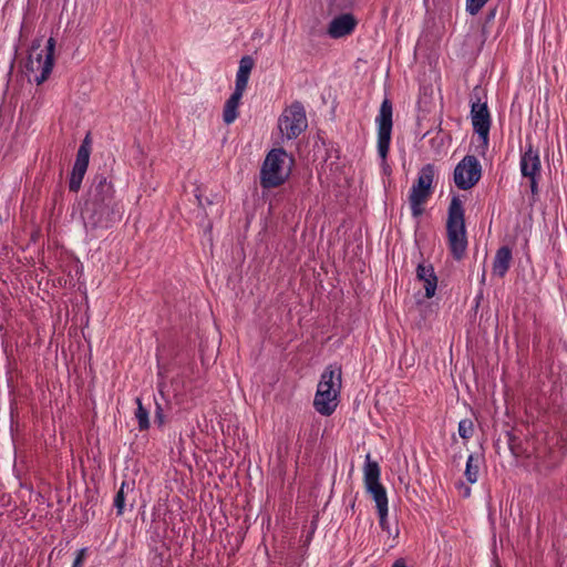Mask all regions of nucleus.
I'll use <instances>...</instances> for the list:
<instances>
[{
	"label": "nucleus",
	"mask_w": 567,
	"mask_h": 567,
	"mask_svg": "<svg viewBox=\"0 0 567 567\" xmlns=\"http://www.w3.org/2000/svg\"><path fill=\"white\" fill-rule=\"evenodd\" d=\"M114 189L111 182L104 175H96L93 178L89 190L87 199L82 210V218L86 227H109L110 221L118 213L117 204L114 203Z\"/></svg>",
	"instance_id": "nucleus-1"
},
{
	"label": "nucleus",
	"mask_w": 567,
	"mask_h": 567,
	"mask_svg": "<svg viewBox=\"0 0 567 567\" xmlns=\"http://www.w3.org/2000/svg\"><path fill=\"white\" fill-rule=\"evenodd\" d=\"M340 391H317L313 406L322 415H331L338 405V395Z\"/></svg>",
	"instance_id": "nucleus-14"
},
{
	"label": "nucleus",
	"mask_w": 567,
	"mask_h": 567,
	"mask_svg": "<svg viewBox=\"0 0 567 567\" xmlns=\"http://www.w3.org/2000/svg\"><path fill=\"white\" fill-rule=\"evenodd\" d=\"M136 411H135V417L138 421V429L140 431H145L150 427V417H148V410L144 408L142 400L140 398H136Z\"/></svg>",
	"instance_id": "nucleus-21"
},
{
	"label": "nucleus",
	"mask_w": 567,
	"mask_h": 567,
	"mask_svg": "<svg viewBox=\"0 0 567 567\" xmlns=\"http://www.w3.org/2000/svg\"><path fill=\"white\" fill-rule=\"evenodd\" d=\"M292 159L284 148L271 150L261 166L260 184L264 188H275L286 182L290 175Z\"/></svg>",
	"instance_id": "nucleus-3"
},
{
	"label": "nucleus",
	"mask_w": 567,
	"mask_h": 567,
	"mask_svg": "<svg viewBox=\"0 0 567 567\" xmlns=\"http://www.w3.org/2000/svg\"><path fill=\"white\" fill-rule=\"evenodd\" d=\"M255 61L251 56L245 55L239 61V68L236 74L235 91L245 92Z\"/></svg>",
	"instance_id": "nucleus-17"
},
{
	"label": "nucleus",
	"mask_w": 567,
	"mask_h": 567,
	"mask_svg": "<svg viewBox=\"0 0 567 567\" xmlns=\"http://www.w3.org/2000/svg\"><path fill=\"white\" fill-rule=\"evenodd\" d=\"M530 179V190L533 194H537L538 189H537V182H536V177H528Z\"/></svg>",
	"instance_id": "nucleus-28"
},
{
	"label": "nucleus",
	"mask_w": 567,
	"mask_h": 567,
	"mask_svg": "<svg viewBox=\"0 0 567 567\" xmlns=\"http://www.w3.org/2000/svg\"><path fill=\"white\" fill-rule=\"evenodd\" d=\"M446 233L450 250L460 260L466 250L467 238L462 200L454 196L449 206Z\"/></svg>",
	"instance_id": "nucleus-2"
},
{
	"label": "nucleus",
	"mask_w": 567,
	"mask_h": 567,
	"mask_svg": "<svg viewBox=\"0 0 567 567\" xmlns=\"http://www.w3.org/2000/svg\"><path fill=\"white\" fill-rule=\"evenodd\" d=\"M363 476L365 488L375 502L377 509L388 507L386 491L380 483V467L377 462L371 461L370 454L365 457Z\"/></svg>",
	"instance_id": "nucleus-8"
},
{
	"label": "nucleus",
	"mask_w": 567,
	"mask_h": 567,
	"mask_svg": "<svg viewBox=\"0 0 567 567\" xmlns=\"http://www.w3.org/2000/svg\"><path fill=\"white\" fill-rule=\"evenodd\" d=\"M243 92L235 91L229 96V99L226 101L224 111H223V120L226 124H231L238 116V106L240 103V100L243 97Z\"/></svg>",
	"instance_id": "nucleus-19"
},
{
	"label": "nucleus",
	"mask_w": 567,
	"mask_h": 567,
	"mask_svg": "<svg viewBox=\"0 0 567 567\" xmlns=\"http://www.w3.org/2000/svg\"><path fill=\"white\" fill-rule=\"evenodd\" d=\"M520 172L524 177H537L540 172V159L538 151L528 144L520 157Z\"/></svg>",
	"instance_id": "nucleus-13"
},
{
	"label": "nucleus",
	"mask_w": 567,
	"mask_h": 567,
	"mask_svg": "<svg viewBox=\"0 0 567 567\" xmlns=\"http://www.w3.org/2000/svg\"><path fill=\"white\" fill-rule=\"evenodd\" d=\"M54 49L55 40L50 38L47 42L44 54L38 53L37 56H33V53H30L27 71L29 75H33L37 84L43 83L51 74L54 63Z\"/></svg>",
	"instance_id": "nucleus-7"
},
{
	"label": "nucleus",
	"mask_w": 567,
	"mask_h": 567,
	"mask_svg": "<svg viewBox=\"0 0 567 567\" xmlns=\"http://www.w3.org/2000/svg\"><path fill=\"white\" fill-rule=\"evenodd\" d=\"M488 0H466V10L471 14H476Z\"/></svg>",
	"instance_id": "nucleus-24"
},
{
	"label": "nucleus",
	"mask_w": 567,
	"mask_h": 567,
	"mask_svg": "<svg viewBox=\"0 0 567 567\" xmlns=\"http://www.w3.org/2000/svg\"><path fill=\"white\" fill-rule=\"evenodd\" d=\"M378 514H379V524H380V527H381L383 530L389 532L388 507H385V508H381V509H378Z\"/></svg>",
	"instance_id": "nucleus-25"
},
{
	"label": "nucleus",
	"mask_w": 567,
	"mask_h": 567,
	"mask_svg": "<svg viewBox=\"0 0 567 567\" xmlns=\"http://www.w3.org/2000/svg\"><path fill=\"white\" fill-rule=\"evenodd\" d=\"M130 488L128 482H123L118 492L115 495L114 498V507L116 508L117 515H122L125 507V489Z\"/></svg>",
	"instance_id": "nucleus-22"
},
{
	"label": "nucleus",
	"mask_w": 567,
	"mask_h": 567,
	"mask_svg": "<svg viewBox=\"0 0 567 567\" xmlns=\"http://www.w3.org/2000/svg\"><path fill=\"white\" fill-rule=\"evenodd\" d=\"M434 178V167L425 165L419 173L416 183L412 186L409 196L413 217L417 218L423 213V204L431 195V188Z\"/></svg>",
	"instance_id": "nucleus-6"
},
{
	"label": "nucleus",
	"mask_w": 567,
	"mask_h": 567,
	"mask_svg": "<svg viewBox=\"0 0 567 567\" xmlns=\"http://www.w3.org/2000/svg\"><path fill=\"white\" fill-rule=\"evenodd\" d=\"M357 23V19L353 14L343 13L331 20L327 32L332 39H339L351 34Z\"/></svg>",
	"instance_id": "nucleus-12"
},
{
	"label": "nucleus",
	"mask_w": 567,
	"mask_h": 567,
	"mask_svg": "<svg viewBox=\"0 0 567 567\" xmlns=\"http://www.w3.org/2000/svg\"><path fill=\"white\" fill-rule=\"evenodd\" d=\"M308 126L306 111L300 102L286 107L278 120V127L286 140L297 138Z\"/></svg>",
	"instance_id": "nucleus-5"
},
{
	"label": "nucleus",
	"mask_w": 567,
	"mask_h": 567,
	"mask_svg": "<svg viewBox=\"0 0 567 567\" xmlns=\"http://www.w3.org/2000/svg\"><path fill=\"white\" fill-rule=\"evenodd\" d=\"M470 494H471V488L468 486H465L464 487V496L467 497V496H470Z\"/></svg>",
	"instance_id": "nucleus-30"
},
{
	"label": "nucleus",
	"mask_w": 567,
	"mask_h": 567,
	"mask_svg": "<svg viewBox=\"0 0 567 567\" xmlns=\"http://www.w3.org/2000/svg\"><path fill=\"white\" fill-rule=\"evenodd\" d=\"M481 89L476 86L472 94L471 118L474 132L478 135L480 154H484L488 146V134L491 127V115L486 102H481Z\"/></svg>",
	"instance_id": "nucleus-4"
},
{
	"label": "nucleus",
	"mask_w": 567,
	"mask_h": 567,
	"mask_svg": "<svg viewBox=\"0 0 567 567\" xmlns=\"http://www.w3.org/2000/svg\"><path fill=\"white\" fill-rule=\"evenodd\" d=\"M90 154L91 140L90 135H86L78 150L75 163L73 165L72 173L70 176L69 188L71 192H78L80 189L83 177L89 166Z\"/></svg>",
	"instance_id": "nucleus-11"
},
{
	"label": "nucleus",
	"mask_w": 567,
	"mask_h": 567,
	"mask_svg": "<svg viewBox=\"0 0 567 567\" xmlns=\"http://www.w3.org/2000/svg\"><path fill=\"white\" fill-rule=\"evenodd\" d=\"M197 202L199 206H204V203L202 200V197L199 195H196Z\"/></svg>",
	"instance_id": "nucleus-31"
},
{
	"label": "nucleus",
	"mask_w": 567,
	"mask_h": 567,
	"mask_svg": "<svg viewBox=\"0 0 567 567\" xmlns=\"http://www.w3.org/2000/svg\"><path fill=\"white\" fill-rule=\"evenodd\" d=\"M341 389V368L329 365L321 374L317 391H340Z\"/></svg>",
	"instance_id": "nucleus-15"
},
{
	"label": "nucleus",
	"mask_w": 567,
	"mask_h": 567,
	"mask_svg": "<svg viewBox=\"0 0 567 567\" xmlns=\"http://www.w3.org/2000/svg\"><path fill=\"white\" fill-rule=\"evenodd\" d=\"M481 164L473 155H466L454 169V183L460 189L472 188L481 178Z\"/></svg>",
	"instance_id": "nucleus-10"
},
{
	"label": "nucleus",
	"mask_w": 567,
	"mask_h": 567,
	"mask_svg": "<svg viewBox=\"0 0 567 567\" xmlns=\"http://www.w3.org/2000/svg\"><path fill=\"white\" fill-rule=\"evenodd\" d=\"M512 250L507 246L497 249L493 261V274L504 277L512 264Z\"/></svg>",
	"instance_id": "nucleus-18"
},
{
	"label": "nucleus",
	"mask_w": 567,
	"mask_h": 567,
	"mask_svg": "<svg viewBox=\"0 0 567 567\" xmlns=\"http://www.w3.org/2000/svg\"><path fill=\"white\" fill-rule=\"evenodd\" d=\"M164 412L159 404H156V411H155V422L158 423V425L164 424Z\"/></svg>",
	"instance_id": "nucleus-27"
},
{
	"label": "nucleus",
	"mask_w": 567,
	"mask_h": 567,
	"mask_svg": "<svg viewBox=\"0 0 567 567\" xmlns=\"http://www.w3.org/2000/svg\"><path fill=\"white\" fill-rule=\"evenodd\" d=\"M392 567H406V564H405V561L403 559H396L393 563Z\"/></svg>",
	"instance_id": "nucleus-29"
},
{
	"label": "nucleus",
	"mask_w": 567,
	"mask_h": 567,
	"mask_svg": "<svg viewBox=\"0 0 567 567\" xmlns=\"http://www.w3.org/2000/svg\"><path fill=\"white\" fill-rule=\"evenodd\" d=\"M416 277L424 282L425 297L432 298L435 295L437 278L431 265L420 264L416 269Z\"/></svg>",
	"instance_id": "nucleus-16"
},
{
	"label": "nucleus",
	"mask_w": 567,
	"mask_h": 567,
	"mask_svg": "<svg viewBox=\"0 0 567 567\" xmlns=\"http://www.w3.org/2000/svg\"><path fill=\"white\" fill-rule=\"evenodd\" d=\"M87 554V548H81L76 553V557L73 561L72 567H81Z\"/></svg>",
	"instance_id": "nucleus-26"
},
{
	"label": "nucleus",
	"mask_w": 567,
	"mask_h": 567,
	"mask_svg": "<svg viewBox=\"0 0 567 567\" xmlns=\"http://www.w3.org/2000/svg\"><path fill=\"white\" fill-rule=\"evenodd\" d=\"M35 49H39V45H35V47L33 45V47H32V52H31V53H33V54H34V50H35Z\"/></svg>",
	"instance_id": "nucleus-32"
},
{
	"label": "nucleus",
	"mask_w": 567,
	"mask_h": 567,
	"mask_svg": "<svg viewBox=\"0 0 567 567\" xmlns=\"http://www.w3.org/2000/svg\"><path fill=\"white\" fill-rule=\"evenodd\" d=\"M375 122L378 124V153L382 159H385L390 147L393 125L392 103L389 99L383 100Z\"/></svg>",
	"instance_id": "nucleus-9"
},
{
	"label": "nucleus",
	"mask_w": 567,
	"mask_h": 567,
	"mask_svg": "<svg viewBox=\"0 0 567 567\" xmlns=\"http://www.w3.org/2000/svg\"><path fill=\"white\" fill-rule=\"evenodd\" d=\"M473 431H474V427H473V422L471 420L464 419V420L460 421L458 435L462 439H464V440L470 439L473 434Z\"/></svg>",
	"instance_id": "nucleus-23"
},
{
	"label": "nucleus",
	"mask_w": 567,
	"mask_h": 567,
	"mask_svg": "<svg viewBox=\"0 0 567 567\" xmlns=\"http://www.w3.org/2000/svg\"><path fill=\"white\" fill-rule=\"evenodd\" d=\"M481 458L478 455L471 454L466 462L465 477L468 483L474 484L478 480Z\"/></svg>",
	"instance_id": "nucleus-20"
}]
</instances>
